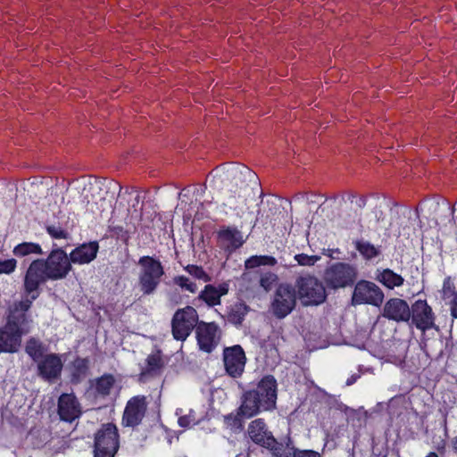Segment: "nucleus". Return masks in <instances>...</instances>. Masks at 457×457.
Returning <instances> with one entry per match:
<instances>
[{
	"label": "nucleus",
	"instance_id": "obj_1",
	"mask_svg": "<svg viewBox=\"0 0 457 457\" xmlns=\"http://www.w3.org/2000/svg\"><path fill=\"white\" fill-rule=\"evenodd\" d=\"M29 295V299L13 302L9 306L6 323L0 327V353H17L21 346L22 337L30 331L33 320L29 311L39 292Z\"/></svg>",
	"mask_w": 457,
	"mask_h": 457
},
{
	"label": "nucleus",
	"instance_id": "obj_2",
	"mask_svg": "<svg viewBox=\"0 0 457 457\" xmlns=\"http://www.w3.org/2000/svg\"><path fill=\"white\" fill-rule=\"evenodd\" d=\"M71 268L67 253L62 248L54 249L46 259H37L30 263L24 278V290L31 294L48 279L65 278Z\"/></svg>",
	"mask_w": 457,
	"mask_h": 457
},
{
	"label": "nucleus",
	"instance_id": "obj_3",
	"mask_svg": "<svg viewBox=\"0 0 457 457\" xmlns=\"http://www.w3.org/2000/svg\"><path fill=\"white\" fill-rule=\"evenodd\" d=\"M259 191L260 184L254 172L246 167L234 172L229 186L230 198L245 204L258 195Z\"/></svg>",
	"mask_w": 457,
	"mask_h": 457
},
{
	"label": "nucleus",
	"instance_id": "obj_4",
	"mask_svg": "<svg viewBox=\"0 0 457 457\" xmlns=\"http://www.w3.org/2000/svg\"><path fill=\"white\" fill-rule=\"evenodd\" d=\"M138 265L141 267L138 276L140 291L145 295H152L161 283L162 277L165 273L164 268L159 260L152 256L141 257Z\"/></svg>",
	"mask_w": 457,
	"mask_h": 457
},
{
	"label": "nucleus",
	"instance_id": "obj_5",
	"mask_svg": "<svg viewBox=\"0 0 457 457\" xmlns=\"http://www.w3.org/2000/svg\"><path fill=\"white\" fill-rule=\"evenodd\" d=\"M294 287H295L297 297L303 306L319 305L327 299L323 283L314 276L298 277Z\"/></svg>",
	"mask_w": 457,
	"mask_h": 457
},
{
	"label": "nucleus",
	"instance_id": "obj_6",
	"mask_svg": "<svg viewBox=\"0 0 457 457\" xmlns=\"http://www.w3.org/2000/svg\"><path fill=\"white\" fill-rule=\"evenodd\" d=\"M120 448V435L113 423L103 424L94 435V457H115Z\"/></svg>",
	"mask_w": 457,
	"mask_h": 457
},
{
	"label": "nucleus",
	"instance_id": "obj_7",
	"mask_svg": "<svg viewBox=\"0 0 457 457\" xmlns=\"http://www.w3.org/2000/svg\"><path fill=\"white\" fill-rule=\"evenodd\" d=\"M296 303L295 287L288 283H281L272 295L269 311L275 318L282 320L295 310Z\"/></svg>",
	"mask_w": 457,
	"mask_h": 457
},
{
	"label": "nucleus",
	"instance_id": "obj_8",
	"mask_svg": "<svg viewBox=\"0 0 457 457\" xmlns=\"http://www.w3.org/2000/svg\"><path fill=\"white\" fill-rule=\"evenodd\" d=\"M199 316L192 306L178 309L171 319V333L174 339L185 341L199 325Z\"/></svg>",
	"mask_w": 457,
	"mask_h": 457
},
{
	"label": "nucleus",
	"instance_id": "obj_9",
	"mask_svg": "<svg viewBox=\"0 0 457 457\" xmlns=\"http://www.w3.org/2000/svg\"><path fill=\"white\" fill-rule=\"evenodd\" d=\"M357 274L354 266L345 262H337L325 270L324 280L328 287L338 289L353 285L357 279Z\"/></svg>",
	"mask_w": 457,
	"mask_h": 457
},
{
	"label": "nucleus",
	"instance_id": "obj_10",
	"mask_svg": "<svg viewBox=\"0 0 457 457\" xmlns=\"http://www.w3.org/2000/svg\"><path fill=\"white\" fill-rule=\"evenodd\" d=\"M195 337L199 349L206 353H211L219 345L222 337V330L215 322L201 320L195 329Z\"/></svg>",
	"mask_w": 457,
	"mask_h": 457
},
{
	"label": "nucleus",
	"instance_id": "obj_11",
	"mask_svg": "<svg viewBox=\"0 0 457 457\" xmlns=\"http://www.w3.org/2000/svg\"><path fill=\"white\" fill-rule=\"evenodd\" d=\"M222 361L226 373L233 378H241L246 364V355L239 345L223 349Z\"/></svg>",
	"mask_w": 457,
	"mask_h": 457
},
{
	"label": "nucleus",
	"instance_id": "obj_12",
	"mask_svg": "<svg viewBox=\"0 0 457 457\" xmlns=\"http://www.w3.org/2000/svg\"><path fill=\"white\" fill-rule=\"evenodd\" d=\"M384 301V293L375 283L361 280L354 287L352 296L353 304L368 303L380 306Z\"/></svg>",
	"mask_w": 457,
	"mask_h": 457
},
{
	"label": "nucleus",
	"instance_id": "obj_13",
	"mask_svg": "<svg viewBox=\"0 0 457 457\" xmlns=\"http://www.w3.org/2000/svg\"><path fill=\"white\" fill-rule=\"evenodd\" d=\"M147 410L146 398L144 395L132 397L127 403L123 415L122 425L125 427H136L142 422Z\"/></svg>",
	"mask_w": 457,
	"mask_h": 457
},
{
	"label": "nucleus",
	"instance_id": "obj_14",
	"mask_svg": "<svg viewBox=\"0 0 457 457\" xmlns=\"http://www.w3.org/2000/svg\"><path fill=\"white\" fill-rule=\"evenodd\" d=\"M411 320L418 329L426 331L435 327V315L425 300H417L411 307Z\"/></svg>",
	"mask_w": 457,
	"mask_h": 457
},
{
	"label": "nucleus",
	"instance_id": "obj_15",
	"mask_svg": "<svg viewBox=\"0 0 457 457\" xmlns=\"http://www.w3.org/2000/svg\"><path fill=\"white\" fill-rule=\"evenodd\" d=\"M253 389L258 394L256 397L262 401L264 411L276 408L277 381L272 375L264 376Z\"/></svg>",
	"mask_w": 457,
	"mask_h": 457
},
{
	"label": "nucleus",
	"instance_id": "obj_16",
	"mask_svg": "<svg viewBox=\"0 0 457 457\" xmlns=\"http://www.w3.org/2000/svg\"><path fill=\"white\" fill-rule=\"evenodd\" d=\"M37 364V375L43 379L54 382L61 377L63 363L57 353L46 354Z\"/></svg>",
	"mask_w": 457,
	"mask_h": 457
},
{
	"label": "nucleus",
	"instance_id": "obj_17",
	"mask_svg": "<svg viewBox=\"0 0 457 457\" xmlns=\"http://www.w3.org/2000/svg\"><path fill=\"white\" fill-rule=\"evenodd\" d=\"M382 315L396 322H408L411 320V307L405 300L391 298L385 303Z\"/></svg>",
	"mask_w": 457,
	"mask_h": 457
},
{
	"label": "nucleus",
	"instance_id": "obj_18",
	"mask_svg": "<svg viewBox=\"0 0 457 457\" xmlns=\"http://www.w3.org/2000/svg\"><path fill=\"white\" fill-rule=\"evenodd\" d=\"M80 404L73 394H62L58 399V414L62 420L72 422L81 415Z\"/></svg>",
	"mask_w": 457,
	"mask_h": 457
},
{
	"label": "nucleus",
	"instance_id": "obj_19",
	"mask_svg": "<svg viewBox=\"0 0 457 457\" xmlns=\"http://www.w3.org/2000/svg\"><path fill=\"white\" fill-rule=\"evenodd\" d=\"M256 396L259 395L253 389L244 391L240 398L241 404L238 407V414L240 416L249 419L264 411V409H262V401Z\"/></svg>",
	"mask_w": 457,
	"mask_h": 457
},
{
	"label": "nucleus",
	"instance_id": "obj_20",
	"mask_svg": "<svg viewBox=\"0 0 457 457\" xmlns=\"http://www.w3.org/2000/svg\"><path fill=\"white\" fill-rule=\"evenodd\" d=\"M99 245L98 243L96 241L87 244H83L76 247L70 253L71 261L72 263H89L96 257Z\"/></svg>",
	"mask_w": 457,
	"mask_h": 457
},
{
	"label": "nucleus",
	"instance_id": "obj_21",
	"mask_svg": "<svg viewBox=\"0 0 457 457\" xmlns=\"http://www.w3.org/2000/svg\"><path fill=\"white\" fill-rule=\"evenodd\" d=\"M247 433L253 443L262 447L266 445L267 440L272 436V433L268 430L267 425L262 419H256L250 422Z\"/></svg>",
	"mask_w": 457,
	"mask_h": 457
},
{
	"label": "nucleus",
	"instance_id": "obj_22",
	"mask_svg": "<svg viewBox=\"0 0 457 457\" xmlns=\"http://www.w3.org/2000/svg\"><path fill=\"white\" fill-rule=\"evenodd\" d=\"M265 448L269 449L275 457H291L295 446L290 436H287L284 442H278L272 436L268 438Z\"/></svg>",
	"mask_w": 457,
	"mask_h": 457
},
{
	"label": "nucleus",
	"instance_id": "obj_23",
	"mask_svg": "<svg viewBox=\"0 0 457 457\" xmlns=\"http://www.w3.org/2000/svg\"><path fill=\"white\" fill-rule=\"evenodd\" d=\"M25 352L33 361L37 362L46 356L47 346L39 339L30 337L26 342Z\"/></svg>",
	"mask_w": 457,
	"mask_h": 457
},
{
	"label": "nucleus",
	"instance_id": "obj_24",
	"mask_svg": "<svg viewBox=\"0 0 457 457\" xmlns=\"http://www.w3.org/2000/svg\"><path fill=\"white\" fill-rule=\"evenodd\" d=\"M249 307L244 303L232 305L227 314V320L236 326H240L247 314Z\"/></svg>",
	"mask_w": 457,
	"mask_h": 457
},
{
	"label": "nucleus",
	"instance_id": "obj_25",
	"mask_svg": "<svg viewBox=\"0 0 457 457\" xmlns=\"http://www.w3.org/2000/svg\"><path fill=\"white\" fill-rule=\"evenodd\" d=\"M219 237L224 241L229 242V246L232 249L240 247L244 243L242 233L236 228L228 227L227 228L221 229L219 232Z\"/></svg>",
	"mask_w": 457,
	"mask_h": 457
},
{
	"label": "nucleus",
	"instance_id": "obj_26",
	"mask_svg": "<svg viewBox=\"0 0 457 457\" xmlns=\"http://www.w3.org/2000/svg\"><path fill=\"white\" fill-rule=\"evenodd\" d=\"M115 384V378L112 374H104L96 380L95 388L98 395L106 397Z\"/></svg>",
	"mask_w": 457,
	"mask_h": 457
},
{
	"label": "nucleus",
	"instance_id": "obj_27",
	"mask_svg": "<svg viewBox=\"0 0 457 457\" xmlns=\"http://www.w3.org/2000/svg\"><path fill=\"white\" fill-rule=\"evenodd\" d=\"M146 368L141 371V376H153L162 370L163 361L162 360L161 352L158 351L154 353L148 355L146 359Z\"/></svg>",
	"mask_w": 457,
	"mask_h": 457
},
{
	"label": "nucleus",
	"instance_id": "obj_28",
	"mask_svg": "<svg viewBox=\"0 0 457 457\" xmlns=\"http://www.w3.org/2000/svg\"><path fill=\"white\" fill-rule=\"evenodd\" d=\"M378 279L390 289H393L395 287H401L404 282V279L401 275L395 273L390 269L384 270L378 276Z\"/></svg>",
	"mask_w": 457,
	"mask_h": 457
},
{
	"label": "nucleus",
	"instance_id": "obj_29",
	"mask_svg": "<svg viewBox=\"0 0 457 457\" xmlns=\"http://www.w3.org/2000/svg\"><path fill=\"white\" fill-rule=\"evenodd\" d=\"M89 361L87 358H76L72 362V381L79 382L86 378L88 372Z\"/></svg>",
	"mask_w": 457,
	"mask_h": 457
},
{
	"label": "nucleus",
	"instance_id": "obj_30",
	"mask_svg": "<svg viewBox=\"0 0 457 457\" xmlns=\"http://www.w3.org/2000/svg\"><path fill=\"white\" fill-rule=\"evenodd\" d=\"M199 300H203L209 306H214L220 303V295L217 287L212 285H206L204 289L198 295Z\"/></svg>",
	"mask_w": 457,
	"mask_h": 457
},
{
	"label": "nucleus",
	"instance_id": "obj_31",
	"mask_svg": "<svg viewBox=\"0 0 457 457\" xmlns=\"http://www.w3.org/2000/svg\"><path fill=\"white\" fill-rule=\"evenodd\" d=\"M355 247L358 250V252L368 260H370L374 257H377L380 254V250L377 247H375L372 244L366 241H356L355 242Z\"/></svg>",
	"mask_w": 457,
	"mask_h": 457
},
{
	"label": "nucleus",
	"instance_id": "obj_32",
	"mask_svg": "<svg viewBox=\"0 0 457 457\" xmlns=\"http://www.w3.org/2000/svg\"><path fill=\"white\" fill-rule=\"evenodd\" d=\"M30 253H42L40 245L35 243L24 242L16 245L13 249V254L17 257H23Z\"/></svg>",
	"mask_w": 457,
	"mask_h": 457
},
{
	"label": "nucleus",
	"instance_id": "obj_33",
	"mask_svg": "<svg viewBox=\"0 0 457 457\" xmlns=\"http://www.w3.org/2000/svg\"><path fill=\"white\" fill-rule=\"evenodd\" d=\"M277 264V260L272 256L268 255H255L252 256L245 262L246 269H253L262 265L274 266Z\"/></svg>",
	"mask_w": 457,
	"mask_h": 457
},
{
	"label": "nucleus",
	"instance_id": "obj_34",
	"mask_svg": "<svg viewBox=\"0 0 457 457\" xmlns=\"http://www.w3.org/2000/svg\"><path fill=\"white\" fill-rule=\"evenodd\" d=\"M243 418H245V417L240 416L238 414V410H237L236 415H234L233 413L226 415L224 417V422L227 425V427L230 428L231 429L242 430L243 429V421H242Z\"/></svg>",
	"mask_w": 457,
	"mask_h": 457
},
{
	"label": "nucleus",
	"instance_id": "obj_35",
	"mask_svg": "<svg viewBox=\"0 0 457 457\" xmlns=\"http://www.w3.org/2000/svg\"><path fill=\"white\" fill-rule=\"evenodd\" d=\"M173 282L182 289L187 290L191 293H195L197 290L196 284L190 281L189 278L185 276H177L173 278Z\"/></svg>",
	"mask_w": 457,
	"mask_h": 457
},
{
	"label": "nucleus",
	"instance_id": "obj_36",
	"mask_svg": "<svg viewBox=\"0 0 457 457\" xmlns=\"http://www.w3.org/2000/svg\"><path fill=\"white\" fill-rule=\"evenodd\" d=\"M185 269L195 278L202 279L204 282L211 281V277L204 270L202 267L196 265H187Z\"/></svg>",
	"mask_w": 457,
	"mask_h": 457
},
{
	"label": "nucleus",
	"instance_id": "obj_37",
	"mask_svg": "<svg viewBox=\"0 0 457 457\" xmlns=\"http://www.w3.org/2000/svg\"><path fill=\"white\" fill-rule=\"evenodd\" d=\"M295 261L302 266H312L320 257L318 255H308L305 253H299L295 256Z\"/></svg>",
	"mask_w": 457,
	"mask_h": 457
},
{
	"label": "nucleus",
	"instance_id": "obj_38",
	"mask_svg": "<svg viewBox=\"0 0 457 457\" xmlns=\"http://www.w3.org/2000/svg\"><path fill=\"white\" fill-rule=\"evenodd\" d=\"M278 279V276L271 272H267L261 277L260 285L266 290H270L274 282Z\"/></svg>",
	"mask_w": 457,
	"mask_h": 457
},
{
	"label": "nucleus",
	"instance_id": "obj_39",
	"mask_svg": "<svg viewBox=\"0 0 457 457\" xmlns=\"http://www.w3.org/2000/svg\"><path fill=\"white\" fill-rule=\"evenodd\" d=\"M16 263L17 262L15 259L0 260V274L12 273L15 270Z\"/></svg>",
	"mask_w": 457,
	"mask_h": 457
},
{
	"label": "nucleus",
	"instance_id": "obj_40",
	"mask_svg": "<svg viewBox=\"0 0 457 457\" xmlns=\"http://www.w3.org/2000/svg\"><path fill=\"white\" fill-rule=\"evenodd\" d=\"M48 234L54 238H67L68 233L61 227L48 226L46 228Z\"/></svg>",
	"mask_w": 457,
	"mask_h": 457
},
{
	"label": "nucleus",
	"instance_id": "obj_41",
	"mask_svg": "<svg viewBox=\"0 0 457 457\" xmlns=\"http://www.w3.org/2000/svg\"><path fill=\"white\" fill-rule=\"evenodd\" d=\"M291 457H321V454L313 450H300L295 447Z\"/></svg>",
	"mask_w": 457,
	"mask_h": 457
},
{
	"label": "nucleus",
	"instance_id": "obj_42",
	"mask_svg": "<svg viewBox=\"0 0 457 457\" xmlns=\"http://www.w3.org/2000/svg\"><path fill=\"white\" fill-rule=\"evenodd\" d=\"M451 314L453 318H457V292L453 295V298L450 302Z\"/></svg>",
	"mask_w": 457,
	"mask_h": 457
},
{
	"label": "nucleus",
	"instance_id": "obj_43",
	"mask_svg": "<svg viewBox=\"0 0 457 457\" xmlns=\"http://www.w3.org/2000/svg\"><path fill=\"white\" fill-rule=\"evenodd\" d=\"M443 292H444V298L453 296V295L455 293V292L452 291V287H451L449 279L445 281Z\"/></svg>",
	"mask_w": 457,
	"mask_h": 457
},
{
	"label": "nucleus",
	"instance_id": "obj_44",
	"mask_svg": "<svg viewBox=\"0 0 457 457\" xmlns=\"http://www.w3.org/2000/svg\"><path fill=\"white\" fill-rule=\"evenodd\" d=\"M190 418L187 415L179 418V425L182 428H187L190 425Z\"/></svg>",
	"mask_w": 457,
	"mask_h": 457
},
{
	"label": "nucleus",
	"instance_id": "obj_45",
	"mask_svg": "<svg viewBox=\"0 0 457 457\" xmlns=\"http://www.w3.org/2000/svg\"><path fill=\"white\" fill-rule=\"evenodd\" d=\"M360 411H361L360 410L357 411V410L349 408L347 406L345 407V412L348 418H352V417H354L355 415H359Z\"/></svg>",
	"mask_w": 457,
	"mask_h": 457
},
{
	"label": "nucleus",
	"instance_id": "obj_46",
	"mask_svg": "<svg viewBox=\"0 0 457 457\" xmlns=\"http://www.w3.org/2000/svg\"><path fill=\"white\" fill-rule=\"evenodd\" d=\"M228 285L227 284H221L219 286V287H217V292L219 293L220 295V298L226 295L228 293Z\"/></svg>",
	"mask_w": 457,
	"mask_h": 457
},
{
	"label": "nucleus",
	"instance_id": "obj_47",
	"mask_svg": "<svg viewBox=\"0 0 457 457\" xmlns=\"http://www.w3.org/2000/svg\"><path fill=\"white\" fill-rule=\"evenodd\" d=\"M359 378H360V374H353L350 378H347L346 386L353 385Z\"/></svg>",
	"mask_w": 457,
	"mask_h": 457
},
{
	"label": "nucleus",
	"instance_id": "obj_48",
	"mask_svg": "<svg viewBox=\"0 0 457 457\" xmlns=\"http://www.w3.org/2000/svg\"><path fill=\"white\" fill-rule=\"evenodd\" d=\"M365 204H366V198H365L364 196H361V197L359 199V201H358V206H359L360 208H362V207H364V206H365Z\"/></svg>",
	"mask_w": 457,
	"mask_h": 457
},
{
	"label": "nucleus",
	"instance_id": "obj_49",
	"mask_svg": "<svg viewBox=\"0 0 457 457\" xmlns=\"http://www.w3.org/2000/svg\"><path fill=\"white\" fill-rule=\"evenodd\" d=\"M426 457H438L436 453L431 452Z\"/></svg>",
	"mask_w": 457,
	"mask_h": 457
},
{
	"label": "nucleus",
	"instance_id": "obj_50",
	"mask_svg": "<svg viewBox=\"0 0 457 457\" xmlns=\"http://www.w3.org/2000/svg\"><path fill=\"white\" fill-rule=\"evenodd\" d=\"M453 447L457 451V436L455 437V439L453 441Z\"/></svg>",
	"mask_w": 457,
	"mask_h": 457
}]
</instances>
